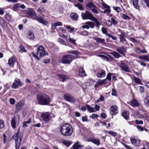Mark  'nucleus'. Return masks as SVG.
<instances>
[{"mask_svg": "<svg viewBox=\"0 0 149 149\" xmlns=\"http://www.w3.org/2000/svg\"><path fill=\"white\" fill-rule=\"evenodd\" d=\"M36 97L38 103L41 105H48L51 100L50 97L44 93L37 94Z\"/></svg>", "mask_w": 149, "mask_h": 149, "instance_id": "obj_1", "label": "nucleus"}, {"mask_svg": "<svg viewBox=\"0 0 149 149\" xmlns=\"http://www.w3.org/2000/svg\"><path fill=\"white\" fill-rule=\"evenodd\" d=\"M60 131L63 135L69 136L72 134L73 130L71 125L69 124H65L61 127Z\"/></svg>", "mask_w": 149, "mask_h": 149, "instance_id": "obj_2", "label": "nucleus"}, {"mask_svg": "<svg viewBox=\"0 0 149 149\" xmlns=\"http://www.w3.org/2000/svg\"><path fill=\"white\" fill-rule=\"evenodd\" d=\"M31 54L37 60H39L42 57L45 55H47L48 54L47 53H45L44 47L40 45L37 48L36 54H35L34 52H32Z\"/></svg>", "mask_w": 149, "mask_h": 149, "instance_id": "obj_3", "label": "nucleus"}, {"mask_svg": "<svg viewBox=\"0 0 149 149\" xmlns=\"http://www.w3.org/2000/svg\"><path fill=\"white\" fill-rule=\"evenodd\" d=\"M23 138V135L18 133H15L13 136V139L15 140V143L16 149H19L21 143Z\"/></svg>", "mask_w": 149, "mask_h": 149, "instance_id": "obj_4", "label": "nucleus"}, {"mask_svg": "<svg viewBox=\"0 0 149 149\" xmlns=\"http://www.w3.org/2000/svg\"><path fill=\"white\" fill-rule=\"evenodd\" d=\"M86 7L87 9L91 10L95 13L97 14L99 13V8L92 2L88 3L86 4Z\"/></svg>", "mask_w": 149, "mask_h": 149, "instance_id": "obj_5", "label": "nucleus"}, {"mask_svg": "<svg viewBox=\"0 0 149 149\" xmlns=\"http://www.w3.org/2000/svg\"><path fill=\"white\" fill-rule=\"evenodd\" d=\"M74 59V57L71 55L64 56L61 61V62L64 64L70 63Z\"/></svg>", "mask_w": 149, "mask_h": 149, "instance_id": "obj_6", "label": "nucleus"}, {"mask_svg": "<svg viewBox=\"0 0 149 149\" xmlns=\"http://www.w3.org/2000/svg\"><path fill=\"white\" fill-rule=\"evenodd\" d=\"M52 114L48 112L42 113L41 115L42 119L45 123H47L52 118L51 115Z\"/></svg>", "mask_w": 149, "mask_h": 149, "instance_id": "obj_7", "label": "nucleus"}, {"mask_svg": "<svg viewBox=\"0 0 149 149\" xmlns=\"http://www.w3.org/2000/svg\"><path fill=\"white\" fill-rule=\"evenodd\" d=\"M119 31L120 32V34L118 35L120 37V42L123 44H126L127 42L125 37L126 36L125 33L120 29H119Z\"/></svg>", "mask_w": 149, "mask_h": 149, "instance_id": "obj_8", "label": "nucleus"}, {"mask_svg": "<svg viewBox=\"0 0 149 149\" xmlns=\"http://www.w3.org/2000/svg\"><path fill=\"white\" fill-rule=\"evenodd\" d=\"M65 99L71 103H74L76 101L75 99L71 95L68 94H66L64 96Z\"/></svg>", "mask_w": 149, "mask_h": 149, "instance_id": "obj_9", "label": "nucleus"}, {"mask_svg": "<svg viewBox=\"0 0 149 149\" xmlns=\"http://www.w3.org/2000/svg\"><path fill=\"white\" fill-rule=\"evenodd\" d=\"M95 18V17L91 13L88 11H85L84 13V19H89L93 21Z\"/></svg>", "mask_w": 149, "mask_h": 149, "instance_id": "obj_10", "label": "nucleus"}, {"mask_svg": "<svg viewBox=\"0 0 149 149\" xmlns=\"http://www.w3.org/2000/svg\"><path fill=\"white\" fill-rule=\"evenodd\" d=\"M24 102L23 101H19L17 105L15 110V112L17 113L21 110L24 107Z\"/></svg>", "mask_w": 149, "mask_h": 149, "instance_id": "obj_11", "label": "nucleus"}, {"mask_svg": "<svg viewBox=\"0 0 149 149\" xmlns=\"http://www.w3.org/2000/svg\"><path fill=\"white\" fill-rule=\"evenodd\" d=\"M21 83L19 79L15 78L14 81L11 86V87L13 89H16L18 88V86L20 85Z\"/></svg>", "mask_w": 149, "mask_h": 149, "instance_id": "obj_12", "label": "nucleus"}, {"mask_svg": "<svg viewBox=\"0 0 149 149\" xmlns=\"http://www.w3.org/2000/svg\"><path fill=\"white\" fill-rule=\"evenodd\" d=\"M118 108L116 105H113L111 106L110 108V113L112 115H115L118 113Z\"/></svg>", "mask_w": 149, "mask_h": 149, "instance_id": "obj_13", "label": "nucleus"}, {"mask_svg": "<svg viewBox=\"0 0 149 149\" xmlns=\"http://www.w3.org/2000/svg\"><path fill=\"white\" fill-rule=\"evenodd\" d=\"M126 47L124 46L118 47L116 50L120 54L123 55H125V53L126 52Z\"/></svg>", "mask_w": 149, "mask_h": 149, "instance_id": "obj_14", "label": "nucleus"}, {"mask_svg": "<svg viewBox=\"0 0 149 149\" xmlns=\"http://www.w3.org/2000/svg\"><path fill=\"white\" fill-rule=\"evenodd\" d=\"M16 61V57L14 56L10 58L8 61V64L10 67H13L15 62Z\"/></svg>", "mask_w": 149, "mask_h": 149, "instance_id": "obj_15", "label": "nucleus"}, {"mask_svg": "<svg viewBox=\"0 0 149 149\" xmlns=\"http://www.w3.org/2000/svg\"><path fill=\"white\" fill-rule=\"evenodd\" d=\"M95 24V23L92 22L88 21L85 23V24L84 25V28H86L88 29L90 27L91 28H93Z\"/></svg>", "mask_w": 149, "mask_h": 149, "instance_id": "obj_16", "label": "nucleus"}, {"mask_svg": "<svg viewBox=\"0 0 149 149\" xmlns=\"http://www.w3.org/2000/svg\"><path fill=\"white\" fill-rule=\"evenodd\" d=\"M120 67L122 70L125 72H130L128 66L124 63H121L120 65Z\"/></svg>", "mask_w": 149, "mask_h": 149, "instance_id": "obj_17", "label": "nucleus"}, {"mask_svg": "<svg viewBox=\"0 0 149 149\" xmlns=\"http://www.w3.org/2000/svg\"><path fill=\"white\" fill-rule=\"evenodd\" d=\"M27 14L30 18L33 19H34V17H36V16L37 15L35 12L31 9H30L27 11Z\"/></svg>", "mask_w": 149, "mask_h": 149, "instance_id": "obj_18", "label": "nucleus"}, {"mask_svg": "<svg viewBox=\"0 0 149 149\" xmlns=\"http://www.w3.org/2000/svg\"><path fill=\"white\" fill-rule=\"evenodd\" d=\"M130 140L132 143L135 146H138L140 144V140L139 139L131 138Z\"/></svg>", "mask_w": 149, "mask_h": 149, "instance_id": "obj_19", "label": "nucleus"}, {"mask_svg": "<svg viewBox=\"0 0 149 149\" xmlns=\"http://www.w3.org/2000/svg\"><path fill=\"white\" fill-rule=\"evenodd\" d=\"M102 5L104 7V10L102 12L104 14L106 13H109L111 12V10L110 9V7L106 3H103Z\"/></svg>", "mask_w": 149, "mask_h": 149, "instance_id": "obj_20", "label": "nucleus"}, {"mask_svg": "<svg viewBox=\"0 0 149 149\" xmlns=\"http://www.w3.org/2000/svg\"><path fill=\"white\" fill-rule=\"evenodd\" d=\"M83 145L79 142H77L72 146V149H83Z\"/></svg>", "mask_w": 149, "mask_h": 149, "instance_id": "obj_21", "label": "nucleus"}, {"mask_svg": "<svg viewBox=\"0 0 149 149\" xmlns=\"http://www.w3.org/2000/svg\"><path fill=\"white\" fill-rule=\"evenodd\" d=\"M106 81V79H99L97 80V83L95 85L97 86H101L103 84H104L107 83Z\"/></svg>", "mask_w": 149, "mask_h": 149, "instance_id": "obj_22", "label": "nucleus"}, {"mask_svg": "<svg viewBox=\"0 0 149 149\" xmlns=\"http://www.w3.org/2000/svg\"><path fill=\"white\" fill-rule=\"evenodd\" d=\"M130 104L133 107H138L140 105L138 101L135 99H134L130 102Z\"/></svg>", "mask_w": 149, "mask_h": 149, "instance_id": "obj_23", "label": "nucleus"}, {"mask_svg": "<svg viewBox=\"0 0 149 149\" xmlns=\"http://www.w3.org/2000/svg\"><path fill=\"white\" fill-rule=\"evenodd\" d=\"M34 19L37 20L39 22L42 24H45L47 22L46 21L42 18L40 17H39L37 15L36 16V17H34Z\"/></svg>", "mask_w": 149, "mask_h": 149, "instance_id": "obj_24", "label": "nucleus"}, {"mask_svg": "<svg viewBox=\"0 0 149 149\" xmlns=\"http://www.w3.org/2000/svg\"><path fill=\"white\" fill-rule=\"evenodd\" d=\"M34 19L37 20L39 22L42 24H45L47 22L46 21L42 18L40 17H39L37 15L36 16V17H34Z\"/></svg>", "mask_w": 149, "mask_h": 149, "instance_id": "obj_25", "label": "nucleus"}, {"mask_svg": "<svg viewBox=\"0 0 149 149\" xmlns=\"http://www.w3.org/2000/svg\"><path fill=\"white\" fill-rule=\"evenodd\" d=\"M105 74V71L103 70H102L97 73L96 75L98 77L101 78L104 77Z\"/></svg>", "mask_w": 149, "mask_h": 149, "instance_id": "obj_26", "label": "nucleus"}, {"mask_svg": "<svg viewBox=\"0 0 149 149\" xmlns=\"http://www.w3.org/2000/svg\"><path fill=\"white\" fill-rule=\"evenodd\" d=\"M59 79L61 81H63L68 78V77L66 75L62 74H58L57 75Z\"/></svg>", "mask_w": 149, "mask_h": 149, "instance_id": "obj_27", "label": "nucleus"}, {"mask_svg": "<svg viewBox=\"0 0 149 149\" xmlns=\"http://www.w3.org/2000/svg\"><path fill=\"white\" fill-rule=\"evenodd\" d=\"M139 0H133L132 3L134 7L137 9H139V6L138 4Z\"/></svg>", "mask_w": 149, "mask_h": 149, "instance_id": "obj_28", "label": "nucleus"}, {"mask_svg": "<svg viewBox=\"0 0 149 149\" xmlns=\"http://www.w3.org/2000/svg\"><path fill=\"white\" fill-rule=\"evenodd\" d=\"M144 103L146 107H149V95L145 97L144 100Z\"/></svg>", "mask_w": 149, "mask_h": 149, "instance_id": "obj_29", "label": "nucleus"}, {"mask_svg": "<svg viewBox=\"0 0 149 149\" xmlns=\"http://www.w3.org/2000/svg\"><path fill=\"white\" fill-rule=\"evenodd\" d=\"M94 39L97 42L100 43L102 44H105V41L104 39H101L99 37H96Z\"/></svg>", "mask_w": 149, "mask_h": 149, "instance_id": "obj_30", "label": "nucleus"}, {"mask_svg": "<svg viewBox=\"0 0 149 149\" xmlns=\"http://www.w3.org/2000/svg\"><path fill=\"white\" fill-rule=\"evenodd\" d=\"M70 17L72 20H77L78 19V15L75 13L71 14Z\"/></svg>", "mask_w": 149, "mask_h": 149, "instance_id": "obj_31", "label": "nucleus"}, {"mask_svg": "<svg viewBox=\"0 0 149 149\" xmlns=\"http://www.w3.org/2000/svg\"><path fill=\"white\" fill-rule=\"evenodd\" d=\"M122 116L125 119L127 120L129 118V112L127 111H125L122 113Z\"/></svg>", "mask_w": 149, "mask_h": 149, "instance_id": "obj_32", "label": "nucleus"}, {"mask_svg": "<svg viewBox=\"0 0 149 149\" xmlns=\"http://www.w3.org/2000/svg\"><path fill=\"white\" fill-rule=\"evenodd\" d=\"M27 36L28 38L30 40H33L35 37L33 33L31 31L28 32Z\"/></svg>", "mask_w": 149, "mask_h": 149, "instance_id": "obj_33", "label": "nucleus"}, {"mask_svg": "<svg viewBox=\"0 0 149 149\" xmlns=\"http://www.w3.org/2000/svg\"><path fill=\"white\" fill-rule=\"evenodd\" d=\"M62 142L67 147H69L72 143V142L71 141L66 140L65 139L62 140Z\"/></svg>", "mask_w": 149, "mask_h": 149, "instance_id": "obj_34", "label": "nucleus"}, {"mask_svg": "<svg viewBox=\"0 0 149 149\" xmlns=\"http://www.w3.org/2000/svg\"><path fill=\"white\" fill-rule=\"evenodd\" d=\"M139 58L140 60L144 59L147 61H149V56L147 55L140 56L139 57Z\"/></svg>", "mask_w": 149, "mask_h": 149, "instance_id": "obj_35", "label": "nucleus"}, {"mask_svg": "<svg viewBox=\"0 0 149 149\" xmlns=\"http://www.w3.org/2000/svg\"><path fill=\"white\" fill-rule=\"evenodd\" d=\"M115 58H118L121 56V55H120L117 52L114 51L111 52V54Z\"/></svg>", "mask_w": 149, "mask_h": 149, "instance_id": "obj_36", "label": "nucleus"}, {"mask_svg": "<svg viewBox=\"0 0 149 149\" xmlns=\"http://www.w3.org/2000/svg\"><path fill=\"white\" fill-rule=\"evenodd\" d=\"M68 53L70 54H71L75 55L76 56H78L80 54V53L77 50L71 51L68 52Z\"/></svg>", "mask_w": 149, "mask_h": 149, "instance_id": "obj_37", "label": "nucleus"}, {"mask_svg": "<svg viewBox=\"0 0 149 149\" xmlns=\"http://www.w3.org/2000/svg\"><path fill=\"white\" fill-rule=\"evenodd\" d=\"M92 142L97 146H99L100 144V141L97 139H94Z\"/></svg>", "mask_w": 149, "mask_h": 149, "instance_id": "obj_38", "label": "nucleus"}, {"mask_svg": "<svg viewBox=\"0 0 149 149\" xmlns=\"http://www.w3.org/2000/svg\"><path fill=\"white\" fill-rule=\"evenodd\" d=\"M86 106L88 111H89L90 112H95L94 108L91 107L90 106L88 105H87Z\"/></svg>", "mask_w": 149, "mask_h": 149, "instance_id": "obj_39", "label": "nucleus"}, {"mask_svg": "<svg viewBox=\"0 0 149 149\" xmlns=\"http://www.w3.org/2000/svg\"><path fill=\"white\" fill-rule=\"evenodd\" d=\"M74 6L76 7H77L78 9L80 10H82L84 9L83 5L79 3H78L77 4H74Z\"/></svg>", "mask_w": 149, "mask_h": 149, "instance_id": "obj_40", "label": "nucleus"}, {"mask_svg": "<svg viewBox=\"0 0 149 149\" xmlns=\"http://www.w3.org/2000/svg\"><path fill=\"white\" fill-rule=\"evenodd\" d=\"M79 75L81 77L84 76V70L83 67H81L79 70Z\"/></svg>", "mask_w": 149, "mask_h": 149, "instance_id": "obj_41", "label": "nucleus"}, {"mask_svg": "<svg viewBox=\"0 0 149 149\" xmlns=\"http://www.w3.org/2000/svg\"><path fill=\"white\" fill-rule=\"evenodd\" d=\"M11 125L13 128H16V122L15 118H12L11 120Z\"/></svg>", "mask_w": 149, "mask_h": 149, "instance_id": "obj_42", "label": "nucleus"}, {"mask_svg": "<svg viewBox=\"0 0 149 149\" xmlns=\"http://www.w3.org/2000/svg\"><path fill=\"white\" fill-rule=\"evenodd\" d=\"M133 78L134 80L136 83L140 84L141 83V80L138 78L134 76L133 77Z\"/></svg>", "mask_w": 149, "mask_h": 149, "instance_id": "obj_43", "label": "nucleus"}, {"mask_svg": "<svg viewBox=\"0 0 149 149\" xmlns=\"http://www.w3.org/2000/svg\"><path fill=\"white\" fill-rule=\"evenodd\" d=\"M20 6V4L17 3L15 4L13 6V10L15 11H17Z\"/></svg>", "mask_w": 149, "mask_h": 149, "instance_id": "obj_44", "label": "nucleus"}, {"mask_svg": "<svg viewBox=\"0 0 149 149\" xmlns=\"http://www.w3.org/2000/svg\"><path fill=\"white\" fill-rule=\"evenodd\" d=\"M58 41L59 42L63 45H66V42L65 41L61 38H59L58 39Z\"/></svg>", "mask_w": 149, "mask_h": 149, "instance_id": "obj_45", "label": "nucleus"}, {"mask_svg": "<svg viewBox=\"0 0 149 149\" xmlns=\"http://www.w3.org/2000/svg\"><path fill=\"white\" fill-rule=\"evenodd\" d=\"M19 47L20 48L19 52H26V49L22 45H21Z\"/></svg>", "mask_w": 149, "mask_h": 149, "instance_id": "obj_46", "label": "nucleus"}, {"mask_svg": "<svg viewBox=\"0 0 149 149\" xmlns=\"http://www.w3.org/2000/svg\"><path fill=\"white\" fill-rule=\"evenodd\" d=\"M108 133L112 135L113 136H116L118 135L117 134L116 132L112 131H108Z\"/></svg>", "mask_w": 149, "mask_h": 149, "instance_id": "obj_47", "label": "nucleus"}, {"mask_svg": "<svg viewBox=\"0 0 149 149\" xmlns=\"http://www.w3.org/2000/svg\"><path fill=\"white\" fill-rule=\"evenodd\" d=\"M93 21L95 22L96 24V26L97 27H99L100 25L101 24L100 22L98 21L97 19L95 18Z\"/></svg>", "mask_w": 149, "mask_h": 149, "instance_id": "obj_48", "label": "nucleus"}, {"mask_svg": "<svg viewBox=\"0 0 149 149\" xmlns=\"http://www.w3.org/2000/svg\"><path fill=\"white\" fill-rule=\"evenodd\" d=\"M113 8L114 9V10H115L117 12H118V13L119 12H120L122 10L120 9V7H117V6H115V7L113 6Z\"/></svg>", "mask_w": 149, "mask_h": 149, "instance_id": "obj_49", "label": "nucleus"}, {"mask_svg": "<svg viewBox=\"0 0 149 149\" xmlns=\"http://www.w3.org/2000/svg\"><path fill=\"white\" fill-rule=\"evenodd\" d=\"M111 21L112 22V24H113L114 25H116L118 24V22L113 17L111 18Z\"/></svg>", "mask_w": 149, "mask_h": 149, "instance_id": "obj_50", "label": "nucleus"}, {"mask_svg": "<svg viewBox=\"0 0 149 149\" xmlns=\"http://www.w3.org/2000/svg\"><path fill=\"white\" fill-rule=\"evenodd\" d=\"M112 75V74L110 73H109L107 76V78L106 79H108L109 81H111V76Z\"/></svg>", "mask_w": 149, "mask_h": 149, "instance_id": "obj_51", "label": "nucleus"}, {"mask_svg": "<svg viewBox=\"0 0 149 149\" xmlns=\"http://www.w3.org/2000/svg\"><path fill=\"white\" fill-rule=\"evenodd\" d=\"M68 40L70 43L74 44H76L75 42V40H74L71 38H69Z\"/></svg>", "mask_w": 149, "mask_h": 149, "instance_id": "obj_52", "label": "nucleus"}, {"mask_svg": "<svg viewBox=\"0 0 149 149\" xmlns=\"http://www.w3.org/2000/svg\"><path fill=\"white\" fill-rule=\"evenodd\" d=\"M9 101L10 103L12 105H13L15 104V100L13 98H10L9 100Z\"/></svg>", "mask_w": 149, "mask_h": 149, "instance_id": "obj_53", "label": "nucleus"}, {"mask_svg": "<svg viewBox=\"0 0 149 149\" xmlns=\"http://www.w3.org/2000/svg\"><path fill=\"white\" fill-rule=\"evenodd\" d=\"M104 100V97L102 95H101L100 98L97 100V102H99L101 101H103Z\"/></svg>", "mask_w": 149, "mask_h": 149, "instance_id": "obj_54", "label": "nucleus"}, {"mask_svg": "<svg viewBox=\"0 0 149 149\" xmlns=\"http://www.w3.org/2000/svg\"><path fill=\"white\" fill-rule=\"evenodd\" d=\"M4 126V123L3 121L2 120H0V129H2L3 127Z\"/></svg>", "mask_w": 149, "mask_h": 149, "instance_id": "obj_55", "label": "nucleus"}, {"mask_svg": "<svg viewBox=\"0 0 149 149\" xmlns=\"http://www.w3.org/2000/svg\"><path fill=\"white\" fill-rule=\"evenodd\" d=\"M122 18L124 19H130V18L127 15L124 14H123Z\"/></svg>", "mask_w": 149, "mask_h": 149, "instance_id": "obj_56", "label": "nucleus"}, {"mask_svg": "<svg viewBox=\"0 0 149 149\" xmlns=\"http://www.w3.org/2000/svg\"><path fill=\"white\" fill-rule=\"evenodd\" d=\"M135 122L136 124H143V122L142 120L139 121L138 120H135Z\"/></svg>", "mask_w": 149, "mask_h": 149, "instance_id": "obj_57", "label": "nucleus"}, {"mask_svg": "<svg viewBox=\"0 0 149 149\" xmlns=\"http://www.w3.org/2000/svg\"><path fill=\"white\" fill-rule=\"evenodd\" d=\"M102 33L104 34H106L107 33V29L106 28L103 27L101 29Z\"/></svg>", "mask_w": 149, "mask_h": 149, "instance_id": "obj_58", "label": "nucleus"}, {"mask_svg": "<svg viewBox=\"0 0 149 149\" xmlns=\"http://www.w3.org/2000/svg\"><path fill=\"white\" fill-rule=\"evenodd\" d=\"M136 127L139 131H143L144 130L143 128L140 125H137Z\"/></svg>", "mask_w": 149, "mask_h": 149, "instance_id": "obj_59", "label": "nucleus"}, {"mask_svg": "<svg viewBox=\"0 0 149 149\" xmlns=\"http://www.w3.org/2000/svg\"><path fill=\"white\" fill-rule=\"evenodd\" d=\"M136 53L138 54H140L141 53V50L138 47H136L135 49Z\"/></svg>", "mask_w": 149, "mask_h": 149, "instance_id": "obj_60", "label": "nucleus"}, {"mask_svg": "<svg viewBox=\"0 0 149 149\" xmlns=\"http://www.w3.org/2000/svg\"><path fill=\"white\" fill-rule=\"evenodd\" d=\"M44 9L42 7H40L37 10V11L38 12H40V13H43L45 11Z\"/></svg>", "mask_w": 149, "mask_h": 149, "instance_id": "obj_61", "label": "nucleus"}, {"mask_svg": "<svg viewBox=\"0 0 149 149\" xmlns=\"http://www.w3.org/2000/svg\"><path fill=\"white\" fill-rule=\"evenodd\" d=\"M99 117V116L97 114L94 113L91 116H90V118L93 119H94L95 118H97Z\"/></svg>", "mask_w": 149, "mask_h": 149, "instance_id": "obj_62", "label": "nucleus"}, {"mask_svg": "<svg viewBox=\"0 0 149 149\" xmlns=\"http://www.w3.org/2000/svg\"><path fill=\"white\" fill-rule=\"evenodd\" d=\"M106 24L107 26H110L111 25L112 22L111 21L108 20L106 21Z\"/></svg>", "mask_w": 149, "mask_h": 149, "instance_id": "obj_63", "label": "nucleus"}, {"mask_svg": "<svg viewBox=\"0 0 149 149\" xmlns=\"http://www.w3.org/2000/svg\"><path fill=\"white\" fill-rule=\"evenodd\" d=\"M146 6L148 7H149V0H143Z\"/></svg>", "mask_w": 149, "mask_h": 149, "instance_id": "obj_64", "label": "nucleus"}]
</instances>
